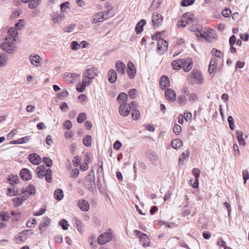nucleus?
<instances>
[{
	"label": "nucleus",
	"mask_w": 249,
	"mask_h": 249,
	"mask_svg": "<svg viewBox=\"0 0 249 249\" xmlns=\"http://www.w3.org/2000/svg\"><path fill=\"white\" fill-rule=\"evenodd\" d=\"M16 39L9 37L5 38V41L0 45L1 48L7 53H14V43Z\"/></svg>",
	"instance_id": "1"
},
{
	"label": "nucleus",
	"mask_w": 249,
	"mask_h": 249,
	"mask_svg": "<svg viewBox=\"0 0 249 249\" xmlns=\"http://www.w3.org/2000/svg\"><path fill=\"white\" fill-rule=\"evenodd\" d=\"M98 74V70L95 67H91L86 70L83 73L84 79L87 80V81H89L90 84Z\"/></svg>",
	"instance_id": "2"
},
{
	"label": "nucleus",
	"mask_w": 249,
	"mask_h": 249,
	"mask_svg": "<svg viewBox=\"0 0 249 249\" xmlns=\"http://www.w3.org/2000/svg\"><path fill=\"white\" fill-rule=\"evenodd\" d=\"M112 8L108 9L106 12H100L96 14L95 17L93 19V23H95L98 22H101L103 20L107 19L109 17H112L111 13Z\"/></svg>",
	"instance_id": "3"
},
{
	"label": "nucleus",
	"mask_w": 249,
	"mask_h": 249,
	"mask_svg": "<svg viewBox=\"0 0 249 249\" xmlns=\"http://www.w3.org/2000/svg\"><path fill=\"white\" fill-rule=\"evenodd\" d=\"M112 234L110 232H106L101 234L98 238V243L99 245H104L109 242L112 238Z\"/></svg>",
	"instance_id": "4"
},
{
	"label": "nucleus",
	"mask_w": 249,
	"mask_h": 249,
	"mask_svg": "<svg viewBox=\"0 0 249 249\" xmlns=\"http://www.w3.org/2000/svg\"><path fill=\"white\" fill-rule=\"evenodd\" d=\"M134 232L139 236L140 240L142 244V246L144 247H147L149 245V241L148 236L146 234L142 233L140 231L135 230Z\"/></svg>",
	"instance_id": "5"
},
{
	"label": "nucleus",
	"mask_w": 249,
	"mask_h": 249,
	"mask_svg": "<svg viewBox=\"0 0 249 249\" xmlns=\"http://www.w3.org/2000/svg\"><path fill=\"white\" fill-rule=\"evenodd\" d=\"M127 66V74L130 79H133L135 78L136 74L135 66L131 61L128 62Z\"/></svg>",
	"instance_id": "6"
},
{
	"label": "nucleus",
	"mask_w": 249,
	"mask_h": 249,
	"mask_svg": "<svg viewBox=\"0 0 249 249\" xmlns=\"http://www.w3.org/2000/svg\"><path fill=\"white\" fill-rule=\"evenodd\" d=\"M130 112V106L126 102L122 103L119 107V113L123 116H127Z\"/></svg>",
	"instance_id": "7"
},
{
	"label": "nucleus",
	"mask_w": 249,
	"mask_h": 249,
	"mask_svg": "<svg viewBox=\"0 0 249 249\" xmlns=\"http://www.w3.org/2000/svg\"><path fill=\"white\" fill-rule=\"evenodd\" d=\"M163 18L160 14H153L152 17V22L155 27H159L163 22Z\"/></svg>",
	"instance_id": "8"
},
{
	"label": "nucleus",
	"mask_w": 249,
	"mask_h": 249,
	"mask_svg": "<svg viewBox=\"0 0 249 249\" xmlns=\"http://www.w3.org/2000/svg\"><path fill=\"white\" fill-rule=\"evenodd\" d=\"M165 96L166 99L172 102L176 101V93L175 91L171 89H167L165 91Z\"/></svg>",
	"instance_id": "9"
},
{
	"label": "nucleus",
	"mask_w": 249,
	"mask_h": 249,
	"mask_svg": "<svg viewBox=\"0 0 249 249\" xmlns=\"http://www.w3.org/2000/svg\"><path fill=\"white\" fill-rule=\"evenodd\" d=\"M20 177L24 181H28L32 178V174L27 168H23L20 172Z\"/></svg>",
	"instance_id": "10"
},
{
	"label": "nucleus",
	"mask_w": 249,
	"mask_h": 249,
	"mask_svg": "<svg viewBox=\"0 0 249 249\" xmlns=\"http://www.w3.org/2000/svg\"><path fill=\"white\" fill-rule=\"evenodd\" d=\"M28 158L29 160L35 165H38L41 161L40 156L36 153L29 154Z\"/></svg>",
	"instance_id": "11"
},
{
	"label": "nucleus",
	"mask_w": 249,
	"mask_h": 249,
	"mask_svg": "<svg viewBox=\"0 0 249 249\" xmlns=\"http://www.w3.org/2000/svg\"><path fill=\"white\" fill-rule=\"evenodd\" d=\"M184 59L185 62H183L182 68L184 71L188 72L191 70L193 67V60L190 57Z\"/></svg>",
	"instance_id": "12"
},
{
	"label": "nucleus",
	"mask_w": 249,
	"mask_h": 249,
	"mask_svg": "<svg viewBox=\"0 0 249 249\" xmlns=\"http://www.w3.org/2000/svg\"><path fill=\"white\" fill-rule=\"evenodd\" d=\"M115 68L118 72L121 74H124L125 72L126 66L121 61L118 60L115 63Z\"/></svg>",
	"instance_id": "13"
},
{
	"label": "nucleus",
	"mask_w": 249,
	"mask_h": 249,
	"mask_svg": "<svg viewBox=\"0 0 249 249\" xmlns=\"http://www.w3.org/2000/svg\"><path fill=\"white\" fill-rule=\"evenodd\" d=\"M77 206L83 212H87L89 208V202L84 199L79 200L77 202Z\"/></svg>",
	"instance_id": "14"
},
{
	"label": "nucleus",
	"mask_w": 249,
	"mask_h": 249,
	"mask_svg": "<svg viewBox=\"0 0 249 249\" xmlns=\"http://www.w3.org/2000/svg\"><path fill=\"white\" fill-rule=\"evenodd\" d=\"M160 87L162 89H164L170 86L169 78L166 75H162L160 80Z\"/></svg>",
	"instance_id": "15"
},
{
	"label": "nucleus",
	"mask_w": 249,
	"mask_h": 249,
	"mask_svg": "<svg viewBox=\"0 0 249 249\" xmlns=\"http://www.w3.org/2000/svg\"><path fill=\"white\" fill-rule=\"evenodd\" d=\"M108 80L111 84L114 83L117 79V73L116 71L114 69L109 70L107 74Z\"/></svg>",
	"instance_id": "16"
},
{
	"label": "nucleus",
	"mask_w": 249,
	"mask_h": 249,
	"mask_svg": "<svg viewBox=\"0 0 249 249\" xmlns=\"http://www.w3.org/2000/svg\"><path fill=\"white\" fill-rule=\"evenodd\" d=\"M191 79L194 78L196 80V82L197 84H201L202 83L203 79L200 72L198 70H194L190 76Z\"/></svg>",
	"instance_id": "17"
},
{
	"label": "nucleus",
	"mask_w": 249,
	"mask_h": 249,
	"mask_svg": "<svg viewBox=\"0 0 249 249\" xmlns=\"http://www.w3.org/2000/svg\"><path fill=\"white\" fill-rule=\"evenodd\" d=\"M168 46V42L164 39H159L157 44L158 51H165L167 49Z\"/></svg>",
	"instance_id": "18"
},
{
	"label": "nucleus",
	"mask_w": 249,
	"mask_h": 249,
	"mask_svg": "<svg viewBox=\"0 0 249 249\" xmlns=\"http://www.w3.org/2000/svg\"><path fill=\"white\" fill-rule=\"evenodd\" d=\"M192 172L195 177V181L192 186L194 188H196L198 187V178L200 176V171L198 169L195 168L193 169Z\"/></svg>",
	"instance_id": "19"
},
{
	"label": "nucleus",
	"mask_w": 249,
	"mask_h": 249,
	"mask_svg": "<svg viewBox=\"0 0 249 249\" xmlns=\"http://www.w3.org/2000/svg\"><path fill=\"white\" fill-rule=\"evenodd\" d=\"M146 21L142 19L138 22L135 26V32L137 34H141L143 30V26L146 24Z\"/></svg>",
	"instance_id": "20"
},
{
	"label": "nucleus",
	"mask_w": 249,
	"mask_h": 249,
	"mask_svg": "<svg viewBox=\"0 0 249 249\" xmlns=\"http://www.w3.org/2000/svg\"><path fill=\"white\" fill-rule=\"evenodd\" d=\"M41 57L37 54H31L29 56V59L31 63L35 66H38L40 64V60Z\"/></svg>",
	"instance_id": "21"
},
{
	"label": "nucleus",
	"mask_w": 249,
	"mask_h": 249,
	"mask_svg": "<svg viewBox=\"0 0 249 249\" xmlns=\"http://www.w3.org/2000/svg\"><path fill=\"white\" fill-rule=\"evenodd\" d=\"M47 171L48 169H46L44 165H39L36 169L37 177L40 179L43 178H44L43 174H45Z\"/></svg>",
	"instance_id": "22"
},
{
	"label": "nucleus",
	"mask_w": 249,
	"mask_h": 249,
	"mask_svg": "<svg viewBox=\"0 0 249 249\" xmlns=\"http://www.w3.org/2000/svg\"><path fill=\"white\" fill-rule=\"evenodd\" d=\"M183 62H185V59H179L172 62L171 65L174 70H178L182 68Z\"/></svg>",
	"instance_id": "23"
},
{
	"label": "nucleus",
	"mask_w": 249,
	"mask_h": 249,
	"mask_svg": "<svg viewBox=\"0 0 249 249\" xmlns=\"http://www.w3.org/2000/svg\"><path fill=\"white\" fill-rule=\"evenodd\" d=\"M145 157L153 162H156L158 160V157L156 153L152 150H148L145 153Z\"/></svg>",
	"instance_id": "24"
},
{
	"label": "nucleus",
	"mask_w": 249,
	"mask_h": 249,
	"mask_svg": "<svg viewBox=\"0 0 249 249\" xmlns=\"http://www.w3.org/2000/svg\"><path fill=\"white\" fill-rule=\"evenodd\" d=\"M7 180L10 182V184L14 187L15 184L18 183L19 179L17 175L11 174L8 176Z\"/></svg>",
	"instance_id": "25"
},
{
	"label": "nucleus",
	"mask_w": 249,
	"mask_h": 249,
	"mask_svg": "<svg viewBox=\"0 0 249 249\" xmlns=\"http://www.w3.org/2000/svg\"><path fill=\"white\" fill-rule=\"evenodd\" d=\"M85 186L86 189H88L91 192H94L96 187L95 180L85 181Z\"/></svg>",
	"instance_id": "26"
},
{
	"label": "nucleus",
	"mask_w": 249,
	"mask_h": 249,
	"mask_svg": "<svg viewBox=\"0 0 249 249\" xmlns=\"http://www.w3.org/2000/svg\"><path fill=\"white\" fill-rule=\"evenodd\" d=\"M31 139V137L29 136L22 137L18 140H13L10 142V144H22L27 142Z\"/></svg>",
	"instance_id": "27"
},
{
	"label": "nucleus",
	"mask_w": 249,
	"mask_h": 249,
	"mask_svg": "<svg viewBox=\"0 0 249 249\" xmlns=\"http://www.w3.org/2000/svg\"><path fill=\"white\" fill-rule=\"evenodd\" d=\"M171 144L173 148L177 149L182 146L183 142L180 139H176L172 141Z\"/></svg>",
	"instance_id": "28"
},
{
	"label": "nucleus",
	"mask_w": 249,
	"mask_h": 249,
	"mask_svg": "<svg viewBox=\"0 0 249 249\" xmlns=\"http://www.w3.org/2000/svg\"><path fill=\"white\" fill-rule=\"evenodd\" d=\"M89 85H90L89 81H87V80L83 79L82 84L80 85V87L77 86L76 89L79 92H83L85 90L86 87Z\"/></svg>",
	"instance_id": "29"
},
{
	"label": "nucleus",
	"mask_w": 249,
	"mask_h": 249,
	"mask_svg": "<svg viewBox=\"0 0 249 249\" xmlns=\"http://www.w3.org/2000/svg\"><path fill=\"white\" fill-rule=\"evenodd\" d=\"M55 199L57 201H60L64 197L63 192L61 189H57L54 192Z\"/></svg>",
	"instance_id": "30"
},
{
	"label": "nucleus",
	"mask_w": 249,
	"mask_h": 249,
	"mask_svg": "<svg viewBox=\"0 0 249 249\" xmlns=\"http://www.w3.org/2000/svg\"><path fill=\"white\" fill-rule=\"evenodd\" d=\"M216 59L215 58H212L209 66V72L210 74L212 73L214 69L216 68L217 65L216 64Z\"/></svg>",
	"instance_id": "31"
},
{
	"label": "nucleus",
	"mask_w": 249,
	"mask_h": 249,
	"mask_svg": "<svg viewBox=\"0 0 249 249\" xmlns=\"http://www.w3.org/2000/svg\"><path fill=\"white\" fill-rule=\"evenodd\" d=\"M79 76L80 75L77 73H70L66 76V78L70 83H73Z\"/></svg>",
	"instance_id": "32"
},
{
	"label": "nucleus",
	"mask_w": 249,
	"mask_h": 249,
	"mask_svg": "<svg viewBox=\"0 0 249 249\" xmlns=\"http://www.w3.org/2000/svg\"><path fill=\"white\" fill-rule=\"evenodd\" d=\"M84 145L87 147H89L91 144V137L89 135H86L84 137L83 140Z\"/></svg>",
	"instance_id": "33"
},
{
	"label": "nucleus",
	"mask_w": 249,
	"mask_h": 249,
	"mask_svg": "<svg viewBox=\"0 0 249 249\" xmlns=\"http://www.w3.org/2000/svg\"><path fill=\"white\" fill-rule=\"evenodd\" d=\"M26 193L30 195H35L36 193V189L34 185L30 184L26 187Z\"/></svg>",
	"instance_id": "34"
},
{
	"label": "nucleus",
	"mask_w": 249,
	"mask_h": 249,
	"mask_svg": "<svg viewBox=\"0 0 249 249\" xmlns=\"http://www.w3.org/2000/svg\"><path fill=\"white\" fill-rule=\"evenodd\" d=\"M10 218V215L7 212L1 211L0 213V219L3 221H7Z\"/></svg>",
	"instance_id": "35"
},
{
	"label": "nucleus",
	"mask_w": 249,
	"mask_h": 249,
	"mask_svg": "<svg viewBox=\"0 0 249 249\" xmlns=\"http://www.w3.org/2000/svg\"><path fill=\"white\" fill-rule=\"evenodd\" d=\"M52 171L50 169H48V171L47 172H46L45 174H43L44 177L45 178L46 180L48 183L52 182Z\"/></svg>",
	"instance_id": "36"
},
{
	"label": "nucleus",
	"mask_w": 249,
	"mask_h": 249,
	"mask_svg": "<svg viewBox=\"0 0 249 249\" xmlns=\"http://www.w3.org/2000/svg\"><path fill=\"white\" fill-rule=\"evenodd\" d=\"M177 102L179 104L180 106H183L186 104L187 99L184 95H180L177 98Z\"/></svg>",
	"instance_id": "37"
},
{
	"label": "nucleus",
	"mask_w": 249,
	"mask_h": 249,
	"mask_svg": "<svg viewBox=\"0 0 249 249\" xmlns=\"http://www.w3.org/2000/svg\"><path fill=\"white\" fill-rule=\"evenodd\" d=\"M7 55L6 53H0V66H3L6 64L7 60Z\"/></svg>",
	"instance_id": "38"
},
{
	"label": "nucleus",
	"mask_w": 249,
	"mask_h": 249,
	"mask_svg": "<svg viewBox=\"0 0 249 249\" xmlns=\"http://www.w3.org/2000/svg\"><path fill=\"white\" fill-rule=\"evenodd\" d=\"M190 154L189 150H187L186 151H184V152L182 153V154L180 155L178 160V164L180 165L182 164V163H181V161H183V160L185 159L186 157H187L189 156Z\"/></svg>",
	"instance_id": "39"
},
{
	"label": "nucleus",
	"mask_w": 249,
	"mask_h": 249,
	"mask_svg": "<svg viewBox=\"0 0 249 249\" xmlns=\"http://www.w3.org/2000/svg\"><path fill=\"white\" fill-rule=\"evenodd\" d=\"M8 34L10 36H12L11 38H15L18 35L17 29L13 27H11L8 29Z\"/></svg>",
	"instance_id": "40"
},
{
	"label": "nucleus",
	"mask_w": 249,
	"mask_h": 249,
	"mask_svg": "<svg viewBox=\"0 0 249 249\" xmlns=\"http://www.w3.org/2000/svg\"><path fill=\"white\" fill-rule=\"evenodd\" d=\"M41 0H31L28 4V7L30 9L36 8L39 4Z\"/></svg>",
	"instance_id": "41"
},
{
	"label": "nucleus",
	"mask_w": 249,
	"mask_h": 249,
	"mask_svg": "<svg viewBox=\"0 0 249 249\" xmlns=\"http://www.w3.org/2000/svg\"><path fill=\"white\" fill-rule=\"evenodd\" d=\"M87 118L86 113L81 112L79 113L77 118V121L78 123L81 124L85 121Z\"/></svg>",
	"instance_id": "42"
},
{
	"label": "nucleus",
	"mask_w": 249,
	"mask_h": 249,
	"mask_svg": "<svg viewBox=\"0 0 249 249\" xmlns=\"http://www.w3.org/2000/svg\"><path fill=\"white\" fill-rule=\"evenodd\" d=\"M131 116L133 120H137L140 118V113L138 110L132 109L131 111Z\"/></svg>",
	"instance_id": "43"
},
{
	"label": "nucleus",
	"mask_w": 249,
	"mask_h": 249,
	"mask_svg": "<svg viewBox=\"0 0 249 249\" xmlns=\"http://www.w3.org/2000/svg\"><path fill=\"white\" fill-rule=\"evenodd\" d=\"M58 224L60 226H61L63 230H68L69 224L68 223L67 221L65 219H62L60 220Z\"/></svg>",
	"instance_id": "44"
},
{
	"label": "nucleus",
	"mask_w": 249,
	"mask_h": 249,
	"mask_svg": "<svg viewBox=\"0 0 249 249\" xmlns=\"http://www.w3.org/2000/svg\"><path fill=\"white\" fill-rule=\"evenodd\" d=\"M195 1V0H181L180 5L182 7L188 6L192 5Z\"/></svg>",
	"instance_id": "45"
},
{
	"label": "nucleus",
	"mask_w": 249,
	"mask_h": 249,
	"mask_svg": "<svg viewBox=\"0 0 249 249\" xmlns=\"http://www.w3.org/2000/svg\"><path fill=\"white\" fill-rule=\"evenodd\" d=\"M42 161L44 164H45L47 167H50L52 166L53 161L50 158L46 157H43L42 159Z\"/></svg>",
	"instance_id": "46"
},
{
	"label": "nucleus",
	"mask_w": 249,
	"mask_h": 249,
	"mask_svg": "<svg viewBox=\"0 0 249 249\" xmlns=\"http://www.w3.org/2000/svg\"><path fill=\"white\" fill-rule=\"evenodd\" d=\"M12 201L14 203V206L16 207L21 206L23 203L22 199L18 197L12 198Z\"/></svg>",
	"instance_id": "47"
},
{
	"label": "nucleus",
	"mask_w": 249,
	"mask_h": 249,
	"mask_svg": "<svg viewBox=\"0 0 249 249\" xmlns=\"http://www.w3.org/2000/svg\"><path fill=\"white\" fill-rule=\"evenodd\" d=\"M127 95L124 92H121L117 97V100H122L126 102L127 99Z\"/></svg>",
	"instance_id": "48"
},
{
	"label": "nucleus",
	"mask_w": 249,
	"mask_h": 249,
	"mask_svg": "<svg viewBox=\"0 0 249 249\" xmlns=\"http://www.w3.org/2000/svg\"><path fill=\"white\" fill-rule=\"evenodd\" d=\"M50 223V219L48 217H46L42 219L40 224H41V226L42 227H46L49 226Z\"/></svg>",
	"instance_id": "49"
},
{
	"label": "nucleus",
	"mask_w": 249,
	"mask_h": 249,
	"mask_svg": "<svg viewBox=\"0 0 249 249\" xmlns=\"http://www.w3.org/2000/svg\"><path fill=\"white\" fill-rule=\"evenodd\" d=\"M162 0H154L151 4V7L155 9L159 8L161 3Z\"/></svg>",
	"instance_id": "50"
},
{
	"label": "nucleus",
	"mask_w": 249,
	"mask_h": 249,
	"mask_svg": "<svg viewBox=\"0 0 249 249\" xmlns=\"http://www.w3.org/2000/svg\"><path fill=\"white\" fill-rule=\"evenodd\" d=\"M211 53L213 56L220 58L222 53L220 51L213 48L212 49Z\"/></svg>",
	"instance_id": "51"
},
{
	"label": "nucleus",
	"mask_w": 249,
	"mask_h": 249,
	"mask_svg": "<svg viewBox=\"0 0 249 249\" xmlns=\"http://www.w3.org/2000/svg\"><path fill=\"white\" fill-rule=\"evenodd\" d=\"M137 89H132L129 90L128 92V95L131 99H135L136 98Z\"/></svg>",
	"instance_id": "52"
},
{
	"label": "nucleus",
	"mask_w": 249,
	"mask_h": 249,
	"mask_svg": "<svg viewBox=\"0 0 249 249\" xmlns=\"http://www.w3.org/2000/svg\"><path fill=\"white\" fill-rule=\"evenodd\" d=\"M242 176L244 179V183H246L247 180L249 178V173L248 170H243L242 171Z\"/></svg>",
	"instance_id": "53"
},
{
	"label": "nucleus",
	"mask_w": 249,
	"mask_h": 249,
	"mask_svg": "<svg viewBox=\"0 0 249 249\" xmlns=\"http://www.w3.org/2000/svg\"><path fill=\"white\" fill-rule=\"evenodd\" d=\"M79 174V171L77 168L73 169L70 173V177L72 178H77Z\"/></svg>",
	"instance_id": "54"
},
{
	"label": "nucleus",
	"mask_w": 249,
	"mask_h": 249,
	"mask_svg": "<svg viewBox=\"0 0 249 249\" xmlns=\"http://www.w3.org/2000/svg\"><path fill=\"white\" fill-rule=\"evenodd\" d=\"M24 19H19L18 22L15 24L16 28L18 30L21 29L22 27H24Z\"/></svg>",
	"instance_id": "55"
},
{
	"label": "nucleus",
	"mask_w": 249,
	"mask_h": 249,
	"mask_svg": "<svg viewBox=\"0 0 249 249\" xmlns=\"http://www.w3.org/2000/svg\"><path fill=\"white\" fill-rule=\"evenodd\" d=\"M80 47L78 43L76 41H73L71 42V48L73 50H77Z\"/></svg>",
	"instance_id": "56"
},
{
	"label": "nucleus",
	"mask_w": 249,
	"mask_h": 249,
	"mask_svg": "<svg viewBox=\"0 0 249 249\" xmlns=\"http://www.w3.org/2000/svg\"><path fill=\"white\" fill-rule=\"evenodd\" d=\"M81 161V158L79 156H75L72 160V162L74 166L77 167L79 165Z\"/></svg>",
	"instance_id": "57"
},
{
	"label": "nucleus",
	"mask_w": 249,
	"mask_h": 249,
	"mask_svg": "<svg viewBox=\"0 0 249 249\" xmlns=\"http://www.w3.org/2000/svg\"><path fill=\"white\" fill-rule=\"evenodd\" d=\"M181 130V126L179 124H175L174 125V127H173V131L174 132V133L176 134H177V135L179 134Z\"/></svg>",
	"instance_id": "58"
},
{
	"label": "nucleus",
	"mask_w": 249,
	"mask_h": 249,
	"mask_svg": "<svg viewBox=\"0 0 249 249\" xmlns=\"http://www.w3.org/2000/svg\"><path fill=\"white\" fill-rule=\"evenodd\" d=\"M70 5V2L68 1H66L61 3L60 5V9L61 12H63L66 10V8H69V6Z\"/></svg>",
	"instance_id": "59"
},
{
	"label": "nucleus",
	"mask_w": 249,
	"mask_h": 249,
	"mask_svg": "<svg viewBox=\"0 0 249 249\" xmlns=\"http://www.w3.org/2000/svg\"><path fill=\"white\" fill-rule=\"evenodd\" d=\"M231 13V11L229 8H225L222 12V15L224 17L228 18L230 16V14Z\"/></svg>",
	"instance_id": "60"
},
{
	"label": "nucleus",
	"mask_w": 249,
	"mask_h": 249,
	"mask_svg": "<svg viewBox=\"0 0 249 249\" xmlns=\"http://www.w3.org/2000/svg\"><path fill=\"white\" fill-rule=\"evenodd\" d=\"M197 99L198 96L195 93H191L189 96V101L190 102H195L197 100Z\"/></svg>",
	"instance_id": "61"
},
{
	"label": "nucleus",
	"mask_w": 249,
	"mask_h": 249,
	"mask_svg": "<svg viewBox=\"0 0 249 249\" xmlns=\"http://www.w3.org/2000/svg\"><path fill=\"white\" fill-rule=\"evenodd\" d=\"M76 225L77 231L79 232H81L83 231L82 222L80 220L76 219Z\"/></svg>",
	"instance_id": "62"
},
{
	"label": "nucleus",
	"mask_w": 249,
	"mask_h": 249,
	"mask_svg": "<svg viewBox=\"0 0 249 249\" xmlns=\"http://www.w3.org/2000/svg\"><path fill=\"white\" fill-rule=\"evenodd\" d=\"M122 145V144L120 141H116L114 143L113 148L115 150H119L120 149Z\"/></svg>",
	"instance_id": "63"
},
{
	"label": "nucleus",
	"mask_w": 249,
	"mask_h": 249,
	"mask_svg": "<svg viewBox=\"0 0 249 249\" xmlns=\"http://www.w3.org/2000/svg\"><path fill=\"white\" fill-rule=\"evenodd\" d=\"M63 125L67 129H70L72 126V124L70 120L65 121L63 124Z\"/></svg>",
	"instance_id": "64"
}]
</instances>
